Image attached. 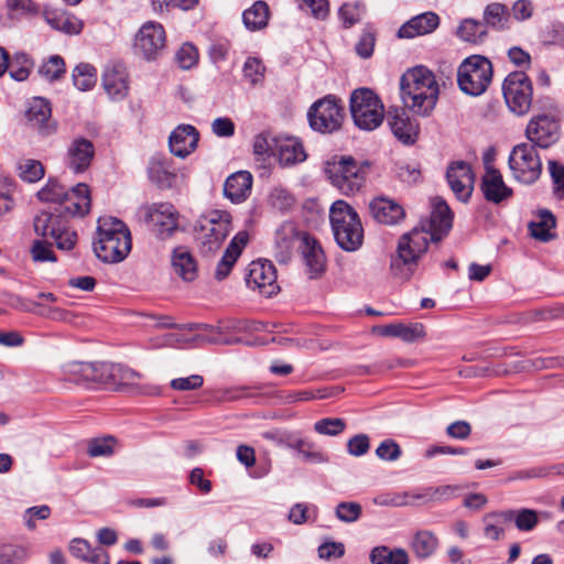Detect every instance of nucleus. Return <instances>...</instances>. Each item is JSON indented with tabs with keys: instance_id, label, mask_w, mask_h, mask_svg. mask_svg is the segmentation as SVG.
Segmentation results:
<instances>
[{
	"instance_id": "nucleus-4",
	"label": "nucleus",
	"mask_w": 564,
	"mask_h": 564,
	"mask_svg": "<svg viewBox=\"0 0 564 564\" xmlns=\"http://www.w3.org/2000/svg\"><path fill=\"white\" fill-rule=\"evenodd\" d=\"M194 230L202 253L215 252L231 230V216L226 210H208L198 217Z\"/></svg>"
},
{
	"instance_id": "nucleus-15",
	"label": "nucleus",
	"mask_w": 564,
	"mask_h": 564,
	"mask_svg": "<svg viewBox=\"0 0 564 564\" xmlns=\"http://www.w3.org/2000/svg\"><path fill=\"white\" fill-rule=\"evenodd\" d=\"M91 205L90 191L87 184L79 183L69 187L65 198L59 206L55 207L56 212L65 219L67 217H83L89 213Z\"/></svg>"
},
{
	"instance_id": "nucleus-12",
	"label": "nucleus",
	"mask_w": 564,
	"mask_h": 564,
	"mask_svg": "<svg viewBox=\"0 0 564 564\" xmlns=\"http://www.w3.org/2000/svg\"><path fill=\"white\" fill-rule=\"evenodd\" d=\"M525 134L533 145L549 148L560 138V123L553 116L538 115L529 121Z\"/></svg>"
},
{
	"instance_id": "nucleus-36",
	"label": "nucleus",
	"mask_w": 564,
	"mask_h": 564,
	"mask_svg": "<svg viewBox=\"0 0 564 564\" xmlns=\"http://www.w3.org/2000/svg\"><path fill=\"white\" fill-rule=\"evenodd\" d=\"M64 218L56 209L54 212L43 210L34 217L33 226L39 236L51 238L59 230Z\"/></svg>"
},
{
	"instance_id": "nucleus-61",
	"label": "nucleus",
	"mask_w": 564,
	"mask_h": 564,
	"mask_svg": "<svg viewBox=\"0 0 564 564\" xmlns=\"http://www.w3.org/2000/svg\"><path fill=\"white\" fill-rule=\"evenodd\" d=\"M301 10L310 12L316 19H325L328 14L327 0H296Z\"/></svg>"
},
{
	"instance_id": "nucleus-49",
	"label": "nucleus",
	"mask_w": 564,
	"mask_h": 564,
	"mask_svg": "<svg viewBox=\"0 0 564 564\" xmlns=\"http://www.w3.org/2000/svg\"><path fill=\"white\" fill-rule=\"evenodd\" d=\"M508 20L507 9L500 3L488 4L484 12V24L492 29H502Z\"/></svg>"
},
{
	"instance_id": "nucleus-59",
	"label": "nucleus",
	"mask_w": 564,
	"mask_h": 564,
	"mask_svg": "<svg viewBox=\"0 0 564 564\" xmlns=\"http://www.w3.org/2000/svg\"><path fill=\"white\" fill-rule=\"evenodd\" d=\"M402 454L401 447L399 444L387 438L382 441L379 446L376 448V455L382 459L388 462H394L400 458Z\"/></svg>"
},
{
	"instance_id": "nucleus-45",
	"label": "nucleus",
	"mask_w": 564,
	"mask_h": 564,
	"mask_svg": "<svg viewBox=\"0 0 564 564\" xmlns=\"http://www.w3.org/2000/svg\"><path fill=\"white\" fill-rule=\"evenodd\" d=\"M63 379L75 383H86L87 375L91 373L89 362L69 360L62 366Z\"/></svg>"
},
{
	"instance_id": "nucleus-18",
	"label": "nucleus",
	"mask_w": 564,
	"mask_h": 564,
	"mask_svg": "<svg viewBox=\"0 0 564 564\" xmlns=\"http://www.w3.org/2000/svg\"><path fill=\"white\" fill-rule=\"evenodd\" d=\"M429 241H432L431 234L420 224V227L401 238L398 247L399 260L404 264L414 263L426 251Z\"/></svg>"
},
{
	"instance_id": "nucleus-34",
	"label": "nucleus",
	"mask_w": 564,
	"mask_h": 564,
	"mask_svg": "<svg viewBox=\"0 0 564 564\" xmlns=\"http://www.w3.org/2000/svg\"><path fill=\"white\" fill-rule=\"evenodd\" d=\"M270 9L267 2L256 1L249 9L242 13L245 26L250 31H259L268 25Z\"/></svg>"
},
{
	"instance_id": "nucleus-25",
	"label": "nucleus",
	"mask_w": 564,
	"mask_h": 564,
	"mask_svg": "<svg viewBox=\"0 0 564 564\" xmlns=\"http://www.w3.org/2000/svg\"><path fill=\"white\" fill-rule=\"evenodd\" d=\"M279 443L296 451L305 462L313 464H324L328 462V456L310 438L288 434L285 438H279Z\"/></svg>"
},
{
	"instance_id": "nucleus-39",
	"label": "nucleus",
	"mask_w": 564,
	"mask_h": 564,
	"mask_svg": "<svg viewBox=\"0 0 564 564\" xmlns=\"http://www.w3.org/2000/svg\"><path fill=\"white\" fill-rule=\"evenodd\" d=\"M372 564H409V556L403 549L390 550L387 546H376L370 552Z\"/></svg>"
},
{
	"instance_id": "nucleus-6",
	"label": "nucleus",
	"mask_w": 564,
	"mask_h": 564,
	"mask_svg": "<svg viewBox=\"0 0 564 564\" xmlns=\"http://www.w3.org/2000/svg\"><path fill=\"white\" fill-rule=\"evenodd\" d=\"M492 80L491 62L481 55L466 57L457 69L459 89L473 97L482 95Z\"/></svg>"
},
{
	"instance_id": "nucleus-58",
	"label": "nucleus",
	"mask_w": 564,
	"mask_h": 564,
	"mask_svg": "<svg viewBox=\"0 0 564 564\" xmlns=\"http://www.w3.org/2000/svg\"><path fill=\"white\" fill-rule=\"evenodd\" d=\"M50 239L61 250H70L74 248L77 241V235L75 231L67 228L65 221L61 225L59 230L56 235H53Z\"/></svg>"
},
{
	"instance_id": "nucleus-19",
	"label": "nucleus",
	"mask_w": 564,
	"mask_h": 564,
	"mask_svg": "<svg viewBox=\"0 0 564 564\" xmlns=\"http://www.w3.org/2000/svg\"><path fill=\"white\" fill-rule=\"evenodd\" d=\"M95 158V147L86 138H75L68 145L65 162L75 174L84 173L89 169Z\"/></svg>"
},
{
	"instance_id": "nucleus-17",
	"label": "nucleus",
	"mask_w": 564,
	"mask_h": 564,
	"mask_svg": "<svg viewBox=\"0 0 564 564\" xmlns=\"http://www.w3.org/2000/svg\"><path fill=\"white\" fill-rule=\"evenodd\" d=\"M135 47L147 59H153L165 47V31L162 24L149 21L139 30Z\"/></svg>"
},
{
	"instance_id": "nucleus-51",
	"label": "nucleus",
	"mask_w": 564,
	"mask_h": 564,
	"mask_svg": "<svg viewBox=\"0 0 564 564\" xmlns=\"http://www.w3.org/2000/svg\"><path fill=\"white\" fill-rule=\"evenodd\" d=\"M18 170L20 177L29 183L37 182L44 176V167L36 160L24 159L20 161Z\"/></svg>"
},
{
	"instance_id": "nucleus-48",
	"label": "nucleus",
	"mask_w": 564,
	"mask_h": 564,
	"mask_svg": "<svg viewBox=\"0 0 564 564\" xmlns=\"http://www.w3.org/2000/svg\"><path fill=\"white\" fill-rule=\"evenodd\" d=\"M33 67L32 59L24 53L15 54L13 59L9 62L10 76L19 82L25 80Z\"/></svg>"
},
{
	"instance_id": "nucleus-30",
	"label": "nucleus",
	"mask_w": 564,
	"mask_h": 564,
	"mask_svg": "<svg viewBox=\"0 0 564 564\" xmlns=\"http://www.w3.org/2000/svg\"><path fill=\"white\" fill-rule=\"evenodd\" d=\"M252 175L247 171L231 174L225 182L224 195L232 203L245 200L251 192Z\"/></svg>"
},
{
	"instance_id": "nucleus-2",
	"label": "nucleus",
	"mask_w": 564,
	"mask_h": 564,
	"mask_svg": "<svg viewBox=\"0 0 564 564\" xmlns=\"http://www.w3.org/2000/svg\"><path fill=\"white\" fill-rule=\"evenodd\" d=\"M131 250L128 227L113 217L98 219L94 252L104 262L116 263L127 258Z\"/></svg>"
},
{
	"instance_id": "nucleus-37",
	"label": "nucleus",
	"mask_w": 564,
	"mask_h": 564,
	"mask_svg": "<svg viewBox=\"0 0 564 564\" xmlns=\"http://www.w3.org/2000/svg\"><path fill=\"white\" fill-rule=\"evenodd\" d=\"M507 522L514 521L520 531H532L539 523L538 512L533 509L505 510L499 511V516Z\"/></svg>"
},
{
	"instance_id": "nucleus-9",
	"label": "nucleus",
	"mask_w": 564,
	"mask_h": 564,
	"mask_svg": "<svg viewBox=\"0 0 564 564\" xmlns=\"http://www.w3.org/2000/svg\"><path fill=\"white\" fill-rule=\"evenodd\" d=\"M502 93L509 109L518 115H525L532 105V83L523 72L510 73L502 85Z\"/></svg>"
},
{
	"instance_id": "nucleus-41",
	"label": "nucleus",
	"mask_w": 564,
	"mask_h": 564,
	"mask_svg": "<svg viewBox=\"0 0 564 564\" xmlns=\"http://www.w3.org/2000/svg\"><path fill=\"white\" fill-rule=\"evenodd\" d=\"M554 227V216L547 210H542L539 213L538 219L530 223L529 230L533 238L545 242L553 238L551 230Z\"/></svg>"
},
{
	"instance_id": "nucleus-55",
	"label": "nucleus",
	"mask_w": 564,
	"mask_h": 564,
	"mask_svg": "<svg viewBox=\"0 0 564 564\" xmlns=\"http://www.w3.org/2000/svg\"><path fill=\"white\" fill-rule=\"evenodd\" d=\"M346 427V423L339 417H325L314 424V431L322 435L336 436Z\"/></svg>"
},
{
	"instance_id": "nucleus-24",
	"label": "nucleus",
	"mask_w": 564,
	"mask_h": 564,
	"mask_svg": "<svg viewBox=\"0 0 564 564\" xmlns=\"http://www.w3.org/2000/svg\"><path fill=\"white\" fill-rule=\"evenodd\" d=\"M102 87L111 99H123L129 91L126 68L120 64L107 66L102 74Z\"/></svg>"
},
{
	"instance_id": "nucleus-53",
	"label": "nucleus",
	"mask_w": 564,
	"mask_h": 564,
	"mask_svg": "<svg viewBox=\"0 0 564 564\" xmlns=\"http://www.w3.org/2000/svg\"><path fill=\"white\" fill-rule=\"evenodd\" d=\"M498 516L499 511L487 513L484 517V534L487 539L492 541H497L503 535L505 531L501 528V524L507 523V520H503Z\"/></svg>"
},
{
	"instance_id": "nucleus-3",
	"label": "nucleus",
	"mask_w": 564,
	"mask_h": 564,
	"mask_svg": "<svg viewBox=\"0 0 564 564\" xmlns=\"http://www.w3.org/2000/svg\"><path fill=\"white\" fill-rule=\"evenodd\" d=\"M329 221L337 245L345 251L359 249L364 241L362 225L357 212L345 200H336L329 208Z\"/></svg>"
},
{
	"instance_id": "nucleus-44",
	"label": "nucleus",
	"mask_w": 564,
	"mask_h": 564,
	"mask_svg": "<svg viewBox=\"0 0 564 564\" xmlns=\"http://www.w3.org/2000/svg\"><path fill=\"white\" fill-rule=\"evenodd\" d=\"M458 486L445 485L440 487H430L421 494L411 495L410 497L415 500L430 501H444L455 497L459 491Z\"/></svg>"
},
{
	"instance_id": "nucleus-64",
	"label": "nucleus",
	"mask_w": 564,
	"mask_h": 564,
	"mask_svg": "<svg viewBox=\"0 0 564 564\" xmlns=\"http://www.w3.org/2000/svg\"><path fill=\"white\" fill-rule=\"evenodd\" d=\"M264 66L261 61L256 57H249L243 66V75L251 84H257L262 80Z\"/></svg>"
},
{
	"instance_id": "nucleus-57",
	"label": "nucleus",
	"mask_w": 564,
	"mask_h": 564,
	"mask_svg": "<svg viewBox=\"0 0 564 564\" xmlns=\"http://www.w3.org/2000/svg\"><path fill=\"white\" fill-rule=\"evenodd\" d=\"M365 11L360 3H344L339 9V17L345 28H350L357 23Z\"/></svg>"
},
{
	"instance_id": "nucleus-56",
	"label": "nucleus",
	"mask_w": 564,
	"mask_h": 564,
	"mask_svg": "<svg viewBox=\"0 0 564 564\" xmlns=\"http://www.w3.org/2000/svg\"><path fill=\"white\" fill-rule=\"evenodd\" d=\"M115 444L116 440L112 436L91 440L88 444V455L90 457L111 456Z\"/></svg>"
},
{
	"instance_id": "nucleus-28",
	"label": "nucleus",
	"mask_w": 564,
	"mask_h": 564,
	"mask_svg": "<svg viewBox=\"0 0 564 564\" xmlns=\"http://www.w3.org/2000/svg\"><path fill=\"white\" fill-rule=\"evenodd\" d=\"M302 254L310 279H318L325 270V256L317 241L308 236L302 239Z\"/></svg>"
},
{
	"instance_id": "nucleus-10",
	"label": "nucleus",
	"mask_w": 564,
	"mask_h": 564,
	"mask_svg": "<svg viewBox=\"0 0 564 564\" xmlns=\"http://www.w3.org/2000/svg\"><path fill=\"white\" fill-rule=\"evenodd\" d=\"M307 117L312 129L322 133H332L340 128L344 115L343 108L328 96L314 102Z\"/></svg>"
},
{
	"instance_id": "nucleus-8",
	"label": "nucleus",
	"mask_w": 564,
	"mask_h": 564,
	"mask_svg": "<svg viewBox=\"0 0 564 564\" xmlns=\"http://www.w3.org/2000/svg\"><path fill=\"white\" fill-rule=\"evenodd\" d=\"M509 167L519 182L534 183L542 172L541 159L535 147L529 143L516 145L509 155Z\"/></svg>"
},
{
	"instance_id": "nucleus-1",
	"label": "nucleus",
	"mask_w": 564,
	"mask_h": 564,
	"mask_svg": "<svg viewBox=\"0 0 564 564\" xmlns=\"http://www.w3.org/2000/svg\"><path fill=\"white\" fill-rule=\"evenodd\" d=\"M404 106L419 116H429L436 106L440 88L434 74L424 66L404 73L400 80Z\"/></svg>"
},
{
	"instance_id": "nucleus-14",
	"label": "nucleus",
	"mask_w": 564,
	"mask_h": 564,
	"mask_svg": "<svg viewBox=\"0 0 564 564\" xmlns=\"http://www.w3.org/2000/svg\"><path fill=\"white\" fill-rule=\"evenodd\" d=\"M447 183L455 196L466 203L474 191L475 174L471 166L464 162H453L446 172Z\"/></svg>"
},
{
	"instance_id": "nucleus-62",
	"label": "nucleus",
	"mask_w": 564,
	"mask_h": 564,
	"mask_svg": "<svg viewBox=\"0 0 564 564\" xmlns=\"http://www.w3.org/2000/svg\"><path fill=\"white\" fill-rule=\"evenodd\" d=\"M361 514V506L357 502H340L336 516L343 522H355Z\"/></svg>"
},
{
	"instance_id": "nucleus-46",
	"label": "nucleus",
	"mask_w": 564,
	"mask_h": 564,
	"mask_svg": "<svg viewBox=\"0 0 564 564\" xmlns=\"http://www.w3.org/2000/svg\"><path fill=\"white\" fill-rule=\"evenodd\" d=\"M74 85L82 91L91 89L97 82V74L94 66L82 63L73 70Z\"/></svg>"
},
{
	"instance_id": "nucleus-35",
	"label": "nucleus",
	"mask_w": 564,
	"mask_h": 564,
	"mask_svg": "<svg viewBox=\"0 0 564 564\" xmlns=\"http://www.w3.org/2000/svg\"><path fill=\"white\" fill-rule=\"evenodd\" d=\"M278 270L268 259L253 260L246 274V282H276Z\"/></svg>"
},
{
	"instance_id": "nucleus-43",
	"label": "nucleus",
	"mask_w": 564,
	"mask_h": 564,
	"mask_svg": "<svg viewBox=\"0 0 564 564\" xmlns=\"http://www.w3.org/2000/svg\"><path fill=\"white\" fill-rule=\"evenodd\" d=\"M30 557V550L25 545L14 543H0V564H24Z\"/></svg>"
},
{
	"instance_id": "nucleus-42",
	"label": "nucleus",
	"mask_w": 564,
	"mask_h": 564,
	"mask_svg": "<svg viewBox=\"0 0 564 564\" xmlns=\"http://www.w3.org/2000/svg\"><path fill=\"white\" fill-rule=\"evenodd\" d=\"M457 35L465 42L477 44L485 41L487 29L481 21L465 19L457 29Z\"/></svg>"
},
{
	"instance_id": "nucleus-54",
	"label": "nucleus",
	"mask_w": 564,
	"mask_h": 564,
	"mask_svg": "<svg viewBox=\"0 0 564 564\" xmlns=\"http://www.w3.org/2000/svg\"><path fill=\"white\" fill-rule=\"evenodd\" d=\"M39 73L47 80H56L65 73L64 59L54 55L51 56L39 69Z\"/></svg>"
},
{
	"instance_id": "nucleus-33",
	"label": "nucleus",
	"mask_w": 564,
	"mask_h": 564,
	"mask_svg": "<svg viewBox=\"0 0 564 564\" xmlns=\"http://www.w3.org/2000/svg\"><path fill=\"white\" fill-rule=\"evenodd\" d=\"M70 553L85 562L93 564H109V555L100 547H91L84 539H74L69 546Z\"/></svg>"
},
{
	"instance_id": "nucleus-52",
	"label": "nucleus",
	"mask_w": 564,
	"mask_h": 564,
	"mask_svg": "<svg viewBox=\"0 0 564 564\" xmlns=\"http://www.w3.org/2000/svg\"><path fill=\"white\" fill-rule=\"evenodd\" d=\"M295 241V232L292 225H283L275 232V243L282 257H286Z\"/></svg>"
},
{
	"instance_id": "nucleus-50",
	"label": "nucleus",
	"mask_w": 564,
	"mask_h": 564,
	"mask_svg": "<svg viewBox=\"0 0 564 564\" xmlns=\"http://www.w3.org/2000/svg\"><path fill=\"white\" fill-rule=\"evenodd\" d=\"M67 189L68 188H66L56 180H50L47 184L41 191H39L37 196L43 202L54 203L59 206L65 198Z\"/></svg>"
},
{
	"instance_id": "nucleus-29",
	"label": "nucleus",
	"mask_w": 564,
	"mask_h": 564,
	"mask_svg": "<svg viewBox=\"0 0 564 564\" xmlns=\"http://www.w3.org/2000/svg\"><path fill=\"white\" fill-rule=\"evenodd\" d=\"M369 208L373 219L380 224L394 225L404 217L402 206L388 198L373 199Z\"/></svg>"
},
{
	"instance_id": "nucleus-11",
	"label": "nucleus",
	"mask_w": 564,
	"mask_h": 564,
	"mask_svg": "<svg viewBox=\"0 0 564 564\" xmlns=\"http://www.w3.org/2000/svg\"><path fill=\"white\" fill-rule=\"evenodd\" d=\"M140 214L161 238L171 236L178 227V213L170 203H154L140 208Z\"/></svg>"
},
{
	"instance_id": "nucleus-7",
	"label": "nucleus",
	"mask_w": 564,
	"mask_h": 564,
	"mask_svg": "<svg viewBox=\"0 0 564 564\" xmlns=\"http://www.w3.org/2000/svg\"><path fill=\"white\" fill-rule=\"evenodd\" d=\"M350 113L354 123L365 131H373L384 119L380 98L369 88H358L350 96Z\"/></svg>"
},
{
	"instance_id": "nucleus-21",
	"label": "nucleus",
	"mask_w": 564,
	"mask_h": 564,
	"mask_svg": "<svg viewBox=\"0 0 564 564\" xmlns=\"http://www.w3.org/2000/svg\"><path fill=\"white\" fill-rule=\"evenodd\" d=\"M372 333L382 337L399 338L404 343H414L426 335L422 323H391L372 327Z\"/></svg>"
},
{
	"instance_id": "nucleus-5",
	"label": "nucleus",
	"mask_w": 564,
	"mask_h": 564,
	"mask_svg": "<svg viewBox=\"0 0 564 564\" xmlns=\"http://www.w3.org/2000/svg\"><path fill=\"white\" fill-rule=\"evenodd\" d=\"M368 162L358 163L351 156H334L327 161L325 174L330 183L344 195L358 192L366 181Z\"/></svg>"
},
{
	"instance_id": "nucleus-63",
	"label": "nucleus",
	"mask_w": 564,
	"mask_h": 564,
	"mask_svg": "<svg viewBox=\"0 0 564 564\" xmlns=\"http://www.w3.org/2000/svg\"><path fill=\"white\" fill-rule=\"evenodd\" d=\"M549 172L554 184V194L564 197V165L556 161H549Z\"/></svg>"
},
{
	"instance_id": "nucleus-13",
	"label": "nucleus",
	"mask_w": 564,
	"mask_h": 564,
	"mask_svg": "<svg viewBox=\"0 0 564 564\" xmlns=\"http://www.w3.org/2000/svg\"><path fill=\"white\" fill-rule=\"evenodd\" d=\"M432 212L429 219L420 224L431 234V240L441 241L453 226V213L442 197H434L431 202Z\"/></svg>"
},
{
	"instance_id": "nucleus-22",
	"label": "nucleus",
	"mask_w": 564,
	"mask_h": 564,
	"mask_svg": "<svg viewBox=\"0 0 564 564\" xmlns=\"http://www.w3.org/2000/svg\"><path fill=\"white\" fill-rule=\"evenodd\" d=\"M273 144L282 166H291L306 160V152L297 138L274 137Z\"/></svg>"
},
{
	"instance_id": "nucleus-27",
	"label": "nucleus",
	"mask_w": 564,
	"mask_h": 564,
	"mask_svg": "<svg viewBox=\"0 0 564 564\" xmlns=\"http://www.w3.org/2000/svg\"><path fill=\"white\" fill-rule=\"evenodd\" d=\"M440 24V18L434 12H424L410 19L398 31V36L412 39L432 33Z\"/></svg>"
},
{
	"instance_id": "nucleus-16",
	"label": "nucleus",
	"mask_w": 564,
	"mask_h": 564,
	"mask_svg": "<svg viewBox=\"0 0 564 564\" xmlns=\"http://www.w3.org/2000/svg\"><path fill=\"white\" fill-rule=\"evenodd\" d=\"M393 135L403 144H414L419 138L420 127L403 108H390L386 115Z\"/></svg>"
},
{
	"instance_id": "nucleus-26",
	"label": "nucleus",
	"mask_w": 564,
	"mask_h": 564,
	"mask_svg": "<svg viewBox=\"0 0 564 564\" xmlns=\"http://www.w3.org/2000/svg\"><path fill=\"white\" fill-rule=\"evenodd\" d=\"M26 118L30 124L43 135H50L55 131V123L51 120V107L46 99L36 97L32 100Z\"/></svg>"
},
{
	"instance_id": "nucleus-60",
	"label": "nucleus",
	"mask_w": 564,
	"mask_h": 564,
	"mask_svg": "<svg viewBox=\"0 0 564 564\" xmlns=\"http://www.w3.org/2000/svg\"><path fill=\"white\" fill-rule=\"evenodd\" d=\"M198 59L196 47L189 43L183 44L176 53V62L183 69L193 67Z\"/></svg>"
},
{
	"instance_id": "nucleus-38",
	"label": "nucleus",
	"mask_w": 564,
	"mask_h": 564,
	"mask_svg": "<svg viewBox=\"0 0 564 564\" xmlns=\"http://www.w3.org/2000/svg\"><path fill=\"white\" fill-rule=\"evenodd\" d=\"M172 264L175 272L185 282H193L198 278L196 261L187 251L176 250L172 259Z\"/></svg>"
},
{
	"instance_id": "nucleus-40",
	"label": "nucleus",
	"mask_w": 564,
	"mask_h": 564,
	"mask_svg": "<svg viewBox=\"0 0 564 564\" xmlns=\"http://www.w3.org/2000/svg\"><path fill=\"white\" fill-rule=\"evenodd\" d=\"M437 538L427 530L417 531L412 539L411 549L420 558L431 556L437 549Z\"/></svg>"
},
{
	"instance_id": "nucleus-47",
	"label": "nucleus",
	"mask_w": 564,
	"mask_h": 564,
	"mask_svg": "<svg viewBox=\"0 0 564 564\" xmlns=\"http://www.w3.org/2000/svg\"><path fill=\"white\" fill-rule=\"evenodd\" d=\"M91 373L87 375L86 383H98L102 386H112L113 365L106 362H89Z\"/></svg>"
},
{
	"instance_id": "nucleus-32",
	"label": "nucleus",
	"mask_w": 564,
	"mask_h": 564,
	"mask_svg": "<svg viewBox=\"0 0 564 564\" xmlns=\"http://www.w3.org/2000/svg\"><path fill=\"white\" fill-rule=\"evenodd\" d=\"M150 180L161 188L172 187L175 181V173L172 170L171 162L161 155H154L148 169Z\"/></svg>"
},
{
	"instance_id": "nucleus-31",
	"label": "nucleus",
	"mask_w": 564,
	"mask_h": 564,
	"mask_svg": "<svg viewBox=\"0 0 564 564\" xmlns=\"http://www.w3.org/2000/svg\"><path fill=\"white\" fill-rule=\"evenodd\" d=\"M248 242V234L247 232H238L232 240L230 241L229 246L225 250V253L220 261L217 264L216 268V279L223 280L227 278L228 273L230 272L231 268L234 267L235 262L241 254L242 249Z\"/></svg>"
},
{
	"instance_id": "nucleus-20",
	"label": "nucleus",
	"mask_w": 564,
	"mask_h": 564,
	"mask_svg": "<svg viewBox=\"0 0 564 564\" xmlns=\"http://www.w3.org/2000/svg\"><path fill=\"white\" fill-rule=\"evenodd\" d=\"M480 189L485 199L494 204H500L512 196V189L505 183L501 173L488 164L481 177Z\"/></svg>"
},
{
	"instance_id": "nucleus-23",
	"label": "nucleus",
	"mask_w": 564,
	"mask_h": 564,
	"mask_svg": "<svg viewBox=\"0 0 564 564\" xmlns=\"http://www.w3.org/2000/svg\"><path fill=\"white\" fill-rule=\"evenodd\" d=\"M198 138L199 134L193 126L180 124L170 135V150L178 158H186L196 149Z\"/></svg>"
}]
</instances>
